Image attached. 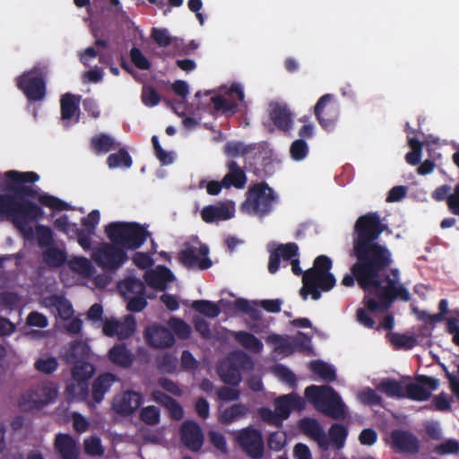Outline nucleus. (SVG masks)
Here are the masks:
<instances>
[{
  "mask_svg": "<svg viewBox=\"0 0 459 459\" xmlns=\"http://www.w3.org/2000/svg\"><path fill=\"white\" fill-rule=\"evenodd\" d=\"M4 176L9 193L0 195V214L10 218L24 238L33 239L34 231L29 223L43 216L42 208L25 197L36 198L42 205L53 210H68L69 204L65 201L47 193L39 194L38 187L24 185L35 183L39 179L36 172L9 170Z\"/></svg>",
  "mask_w": 459,
  "mask_h": 459,
  "instance_id": "f257e3e1",
  "label": "nucleus"
},
{
  "mask_svg": "<svg viewBox=\"0 0 459 459\" xmlns=\"http://www.w3.org/2000/svg\"><path fill=\"white\" fill-rule=\"evenodd\" d=\"M386 229L376 212L360 215L355 221L350 255L355 258L357 273L373 276L390 264V249L377 242Z\"/></svg>",
  "mask_w": 459,
  "mask_h": 459,
  "instance_id": "f03ea898",
  "label": "nucleus"
},
{
  "mask_svg": "<svg viewBox=\"0 0 459 459\" xmlns=\"http://www.w3.org/2000/svg\"><path fill=\"white\" fill-rule=\"evenodd\" d=\"M392 264L393 255L390 251V264L379 272L378 286L374 287L373 297L365 295L363 298L364 306L371 313H383L388 310L396 299L404 302L411 299L409 290L399 282V270L397 268L391 269V275L386 274V271Z\"/></svg>",
  "mask_w": 459,
  "mask_h": 459,
  "instance_id": "7ed1b4c3",
  "label": "nucleus"
},
{
  "mask_svg": "<svg viewBox=\"0 0 459 459\" xmlns=\"http://www.w3.org/2000/svg\"><path fill=\"white\" fill-rule=\"evenodd\" d=\"M333 262L325 255H318L313 263V266L305 271L302 277L303 287L299 294L303 299L310 294L314 300L321 298V291H329L336 282L335 277L330 273Z\"/></svg>",
  "mask_w": 459,
  "mask_h": 459,
  "instance_id": "20e7f679",
  "label": "nucleus"
},
{
  "mask_svg": "<svg viewBox=\"0 0 459 459\" xmlns=\"http://www.w3.org/2000/svg\"><path fill=\"white\" fill-rule=\"evenodd\" d=\"M305 396L323 414L334 420H343L346 417V406L332 386L309 385L305 389Z\"/></svg>",
  "mask_w": 459,
  "mask_h": 459,
  "instance_id": "39448f33",
  "label": "nucleus"
},
{
  "mask_svg": "<svg viewBox=\"0 0 459 459\" xmlns=\"http://www.w3.org/2000/svg\"><path fill=\"white\" fill-rule=\"evenodd\" d=\"M279 197L274 190L264 181L249 187L246 200L241 204V211L247 214L264 218L269 215Z\"/></svg>",
  "mask_w": 459,
  "mask_h": 459,
  "instance_id": "423d86ee",
  "label": "nucleus"
},
{
  "mask_svg": "<svg viewBox=\"0 0 459 459\" xmlns=\"http://www.w3.org/2000/svg\"><path fill=\"white\" fill-rule=\"evenodd\" d=\"M105 232L111 242L123 249L131 250L139 248L151 235L137 222H111L106 227Z\"/></svg>",
  "mask_w": 459,
  "mask_h": 459,
  "instance_id": "0eeeda50",
  "label": "nucleus"
},
{
  "mask_svg": "<svg viewBox=\"0 0 459 459\" xmlns=\"http://www.w3.org/2000/svg\"><path fill=\"white\" fill-rule=\"evenodd\" d=\"M47 74L46 66L38 65L15 78L17 88L30 102L41 101L46 97Z\"/></svg>",
  "mask_w": 459,
  "mask_h": 459,
  "instance_id": "6e6552de",
  "label": "nucleus"
},
{
  "mask_svg": "<svg viewBox=\"0 0 459 459\" xmlns=\"http://www.w3.org/2000/svg\"><path fill=\"white\" fill-rule=\"evenodd\" d=\"M57 395V386L53 382H39L30 386L19 399V406L24 411L40 410L53 403Z\"/></svg>",
  "mask_w": 459,
  "mask_h": 459,
  "instance_id": "1a4fd4ad",
  "label": "nucleus"
},
{
  "mask_svg": "<svg viewBox=\"0 0 459 459\" xmlns=\"http://www.w3.org/2000/svg\"><path fill=\"white\" fill-rule=\"evenodd\" d=\"M91 259L103 271L116 273L128 260V255L117 244L102 243L93 250Z\"/></svg>",
  "mask_w": 459,
  "mask_h": 459,
  "instance_id": "9d476101",
  "label": "nucleus"
},
{
  "mask_svg": "<svg viewBox=\"0 0 459 459\" xmlns=\"http://www.w3.org/2000/svg\"><path fill=\"white\" fill-rule=\"evenodd\" d=\"M209 247L196 239L194 243L185 242L178 253L180 263L188 269L206 270L212 265L208 257Z\"/></svg>",
  "mask_w": 459,
  "mask_h": 459,
  "instance_id": "9b49d317",
  "label": "nucleus"
},
{
  "mask_svg": "<svg viewBox=\"0 0 459 459\" xmlns=\"http://www.w3.org/2000/svg\"><path fill=\"white\" fill-rule=\"evenodd\" d=\"M314 114L321 127L332 131L339 118V107L333 94L326 93L319 98L314 107Z\"/></svg>",
  "mask_w": 459,
  "mask_h": 459,
  "instance_id": "f8f14e48",
  "label": "nucleus"
},
{
  "mask_svg": "<svg viewBox=\"0 0 459 459\" xmlns=\"http://www.w3.org/2000/svg\"><path fill=\"white\" fill-rule=\"evenodd\" d=\"M236 441L242 451L251 459H261L264 454V442L262 432L252 427L240 429Z\"/></svg>",
  "mask_w": 459,
  "mask_h": 459,
  "instance_id": "ddd939ff",
  "label": "nucleus"
},
{
  "mask_svg": "<svg viewBox=\"0 0 459 459\" xmlns=\"http://www.w3.org/2000/svg\"><path fill=\"white\" fill-rule=\"evenodd\" d=\"M181 441L192 452H199L204 437L200 425L194 420H186L180 428Z\"/></svg>",
  "mask_w": 459,
  "mask_h": 459,
  "instance_id": "4468645a",
  "label": "nucleus"
},
{
  "mask_svg": "<svg viewBox=\"0 0 459 459\" xmlns=\"http://www.w3.org/2000/svg\"><path fill=\"white\" fill-rule=\"evenodd\" d=\"M392 447L400 453L416 454L420 449L418 437L412 433L403 430L394 429L390 435Z\"/></svg>",
  "mask_w": 459,
  "mask_h": 459,
  "instance_id": "2eb2a0df",
  "label": "nucleus"
},
{
  "mask_svg": "<svg viewBox=\"0 0 459 459\" xmlns=\"http://www.w3.org/2000/svg\"><path fill=\"white\" fill-rule=\"evenodd\" d=\"M296 256H299V247L294 242L280 244L273 252H271L268 263V271L273 274L280 268L281 260L292 261Z\"/></svg>",
  "mask_w": 459,
  "mask_h": 459,
  "instance_id": "dca6fc26",
  "label": "nucleus"
},
{
  "mask_svg": "<svg viewBox=\"0 0 459 459\" xmlns=\"http://www.w3.org/2000/svg\"><path fill=\"white\" fill-rule=\"evenodd\" d=\"M299 427L306 436L316 442L320 449L325 451L329 448L327 435L316 419H301L299 422Z\"/></svg>",
  "mask_w": 459,
  "mask_h": 459,
  "instance_id": "f3484780",
  "label": "nucleus"
},
{
  "mask_svg": "<svg viewBox=\"0 0 459 459\" xmlns=\"http://www.w3.org/2000/svg\"><path fill=\"white\" fill-rule=\"evenodd\" d=\"M355 263L351 267V274H346L342 280V284L345 287H351L354 285L355 281H357L359 287L363 290L366 294L369 295V297H373L374 287L378 286V275L379 272L383 269L381 268L377 273L373 276H368L365 274H359L354 270Z\"/></svg>",
  "mask_w": 459,
  "mask_h": 459,
  "instance_id": "a211bd4d",
  "label": "nucleus"
},
{
  "mask_svg": "<svg viewBox=\"0 0 459 459\" xmlns=\"http://www.w3.org/2000/svg\"><path fill=\"white\" fill-rule=\"evenodd\" d=\"M148 345L153 348H169L175 343L173 333L162 325H152L145 330Z\"/></svg>",
  "mask_w": 459,
  "mask_h": 459,
  "instance_id": "6ab92c4d",
  "label": "nucleus"
},
{
  "mask_svg": "<svg viewBox=\"0 0 459 459\" xmlns=\"http://www.w3.org/2000/svg\"><path fill=\"white\" fill-rule=\"evenodd\" d=\"M143 395L135 391H126L121 397L116 398L113 408L121 415L133 414L143 403Z\"/></svg>",
  "mask_w": 459,
  "mask_h": 459,
  "instance_id": "aec40b11",
  "label": "nucleus"
},
{
  "mask_svg": "<svg viewBox=\"0 0 459 459\" xmlns=\"http://www.w3.org/2000/svg\"><path fill=\"white\" fill-rule=\"evenodd\" d=\"M304 404V400L294 393L279 396L274 401L275 411L282 421L290 417L292 409L302 410Z\"/></svg>",
  "mask_w": 459,
  "mask_h": 459,
  "instance_id": "412c9836",
  "label": "nucleus"
},
{
  "mask_svg": "<svg viewBox=\"0 0 459 459\" xmlns=\"http://www.w3.org/2000/svg\"><path fill=\"white\" fill-rule=\"evenodd\" d=\"M226 168L228 169V172L222 178L224 188L229 189L235 187L237 189H242L247 181L244 169L233 160H230L226 162Z\"/></svg>",
  "mask_w": 459,
  "mask_h": 459,
  "instance_id": "4be33fe9",
  "label": "nucleus"
},
{
  "mask_svg": "<svg viewBox=\"0 0 459 459\" xmlns=\"http://www.w3.org/2000/svg\"><path fill=\"white\" fill-rule=\"evenodd\" d=\"M269 117L280 131L287 133L291 130L293 124L292 113L287 105L280 103L272 105Z\"/></svg>",
  "mask_w": 459,
  "mask_h": 459,
  "instance_id": "5701e85b",
  "label": "nucleus"
},
{
  "mask_svg": "<svg viewBox=\"0 0 459 459\" xmlns=\"http://www.w3.org/2000/svg\"><path fill=\"white\" fill-rule=\"evenodd\" d=\"M144 280L150 287L165 290L168 284L173 281L174 275L167 266L159 265L155 270L145 273Z\"/></svg>",
  "mask_w": 459,
  "mask_h": 459,
  "instance_id": "b1692460",
  "label": "nucleus"
},
{
  "mask_svg": "<svg viewBox=\"0 0 459 459\" xmlns=\"http://www.w3.org/2000/svg\"><path fill=\"white\" fill-rule=\"evenodd\" d=\"M234 215L233 209L224 203L204 206L201 211L202 220L206 223L227 221Z\"/></svg>",
  "mask_w": 459,
  "mask_h": 459,
  "instance_id": "393cba45",
  "label": "nucleus"
},
{
  "mask_svg": "<svg viewBox=\"0 0 459 459\" xmlns=\"http://www.w3.org/2000/svg\"><path fill=\"white\" fill-rule=\"evenodd\" d=\"M55 449L62 459H78L79 449L75 441L68 434H58L55 439Z\"/></svg>",
  "mask_w": 459,
  "mask_h": 459,
  "instance_id": "a878e982",
  "label": "nucleus"
},
{
  "mask_svg": "<svg viewBox=\"0 0 459 459\" xmlns=\"http://www.w3.org/2000/svg\"><path fill=\"white\" fill-rule=\"evenodd\" d=\"M108 359L117 366L128 368L134 361V355L126 343H117L108 351Z\"/></svg>",
  "mask_w": 459,
  "mask_h": 459,
  "instance_id": "bb28decb",
  "label": "nucleus"
},
{
  "mask_svg": "<svg viewBox=\"0 0 459 459\" xmlns=\"http://www.w3.org/2000/svg\"><path fill=\"white\" fill-rule=\"evenodd\" d=\"M117 380V377L112 373L100 374L92 384V398L95 403H100L105 394L110 389L111 385Z\"/></svg>",
  "mask_w": 459,
  "mask_h": 459,
  "instance_id": "cd10ccee",
  "label": "nucleus"
},
{
  "mask_svg": "<svg viewBox=\"0 0 459 459\" xmlns=\"http://www.w3.org/2000/svg\"><path fill=\"white\" fill-rule=\"evenodd\" d=\"M46 306L56 310L57 316L63 320L70 319L74 315L71 302L64 296L51 295L45 299Z\"/></svg>",
  "mask_w": 459,
  "mask_h": 459,
  "instance_id": "c85d7f7f",
  "label": "nucleus"
},
{
  "mask_svg": "<svg viewBox=\"0 0 459 459\" xmlns=\"http://www.w3.org/2000/svg\"><path fill=\"white\" fill-rule=\"evenodd\" d=\"M42 262L49 268L61 267L67 259V254L65 249L56 246H51L41 254Z\"/></svg>",
  "mask_w": 459,
  "mask_h": 459,
  "instance_id": "c756f323",
  "label": "nucleus"
},
{
  "mask_svg": "<svg viewBox=\"0 0 459 459\" xmlns=\"http://www.w3.org/2000/svg\"><path fill=\"white\" fill-rule=\"evenodd\" d=\"M117 288L125 298L145 295L144 282L135 277H128L119 281Z\"/></svg>",
  "mask_w": 459,
  "mask_h": 459,
  "instance_id": "7c9ffc66",
  "label": "nucleus"
},
{
  "mask_svg": "<svg viewBox=\"0 0 459 459\" xmlns=\"http://www.w3.org/2000/svg\"><path fill=\"white\" fill-rule=\"evenodd\" d=\"M90 356V347L82 341H74L71 343L70 349L66 354V360L70 364L88 362Z\"/></svg>",
  "mask_w": 459,
  "mask_h": 459,
  "instance_id": "2f4dec72",
  "label": "nucleus"
},
{
  "mask_svg": "<svg viewBox=\"0 0 459 459\" xmlns=\"http://www.w3.org/2000/svg\"><path fill=\"white\" fill-rule=\"evenodd\" d=\"M218 374L221 381L227 385L238 386L241 382L240 371L235 364L221 363L218 367Z\"/></svg>",
  "mask_w": 459,
  "mask_h": 459,
  "instance_id": "473e14b6",
  "label": "nucleus"
},
{
  "mask_svg": "<svg viewBox=\"0 0 459 459\" xmlns=\"http://www.w3.org/2000/svg\"><path fill=\"white\" fill-rule=\"evenodd\" d=\"M233 336L235 341L238 342L244 349L254 353L261 352L264 348L263 342L253 333L248 332H235Z\"/></svg>",
  "mask_w": 459,
  "mask_h": 459,
  "instance_id": "72a5a7b5",
  "label": "nucleus"
},
{
  "mask_svg": "<svg viewBox=\"0 0 459 459\" xmlns=\"http://www.w3.org/2000/svg\"><path fill=\"white\" fill-rule=\"evenodd\" d=\"M80 98L81 96L76 97L69 92L62 96L60 100L62 119L69 120L79 111Z\"/></svg>",
  "mask_w": 459,
  "mask_h": 459,
  "instance_id": "f704fd0d",
  "label": "nucleus"
},
{
  "mask_svg": "<svg viewBox=\"0 0 459 459\" xmlns=\"http://www.w3.org/2000/svg\"><path fill=\"white\" fill-rule=\"evenodd\" d=\"M91 145L96 153H107L116 150L119 143L112 136L100 134L91 138Z\"/></svg>",
  "mask_w": 459,
  "mask_h": 459,
  "instance_id": "c9c22d12",
  "label": "nucleus"
},
{
  "mask_svg": "<svg viewBox=\"0 0 459 459\" xmlns=\"http://www.w3.org/2000/svg\"><path fill=\"white\" fill-rule=\"evenodd\" d=\"M255 149V144H245L242 142H228L223 148V152L229 158L244 157Z\"/></svg>",
  "mask_w": 459,
  "mask_h": 459,
  "instance_id": "e433bc0d",
  "label": "nucleus"
},
{
  "mask_svg": "<svg viewBox=\"0 0 459 459\" xmlns=\"http://www.w3.org/2000/svg\"><path fill=\"white\" fill-rule=\"evenodd\" d=\"M377 390L388 397L404 398V388L399 381L393 378L383 379L377 385Z\"/></svg>",
  "mask_w": 459,
  "mask_h": 459,
  "instance_id": "4c0bfd02",
  "label": "nucleus"
},
{
  "mask_svg": "<svg viewBox=\"0 0 459 459\" xmlns=\"http://www.w3.org/2000/svg\"><path fill=\"white\" fill-rule=\"evenodd\" d=\"M248 408L242 403H236L226 408L220 415V421L223 424H230L247 415Z\"/></svg>",
  "mask_w": 459,
  "mask_h": 459,
  "instance_id": "58836bf2",
  "label": "nucleus"
},
{
  "mask_svg": "<svg viewBox=\"0 0 459 459\" xmlns=\"http://www.w3.org/2000/svg\"><path fill=\"white\" fill-rule=\"evenodd\" d=\"M308 367L311 372L319 376L326 382H333L336 379L334 368L325 361L312 360Z\"/></svg>",
  "mask_w": 459,
  "mask_h": 459,
  "instance_id": "ea45409f",
  "label": "nucleus"
},
{
  "mask_svg": "<svg viewBox=\"0 0 459 459\" xmlns=\"http://www.w3.org/2000/svg\"><path fill=\"white\" fill-rule=\"evenodd\" d=\"M329 445L332 443L333 446L341 449L343 447L345 444V440L348 436V429L342 424L340 423H333L329 429Z\"/></svg>",
  "mask_w": 459,
  "mask_h": 459,
  "instance_id": "a19ab883",
  "label": "nucleus"
},
{
  "mask_svg": "<svg viewBox=\"0 0 459 459\" xmlns=\"http://www.w3.org/2000/svg\"><path fill=\"white\" fill-rule=\"evenodd\" d=\"M387 336L395 350H411L417 344V340L413 336L398 333H391Z\"/></svg>",
  "mask_w": 459,
  "mask_h": 459,
  "instance_id": "79ce46f5",
  "label": "nucleus"
},
{
  "mask_svg": "<svg viewBox=\"0 0 459 459\" xmlns=\"http://www.w3.org/2000/svg\"><path fill=\"white\" fill-rule=\"evenodd\" d=\"M107 163L110 169L118 167L130 168L133 160L128 152L125 148H120L117 152L111 153L108 157Z\"/></svg>",
  "mask_w": 459,
  "mask_h": 459,
  "instance_id": "37998d69",
  "label": "nucleus"
},
{
  "mask_svg": "<svg viewBox=\"0 0 459 459\" xmlns=\"http://www.w3.org/2000/svg\"><path fill=\"white\" fill-rule=\"evenodd\" d=\"M94 372L95 368L90 362L74 364V367L72 368V379L73 381L88 382Z\"/></svg>",
  "mask_w": 459,
  "mask_h": 459,
  "instance_id": "c03bdc74",
  "label": "nucleus"
},
{
  "mask_svg": "<svg viewBox=\"0 0 459 459\" xmlns=\"http://www.w3.org/2000/svg\"><path fill=\"white\" fill-rule=\"evenodd\" d=\"M192 307L200 314L212 318L217 317L221 313L217 304L205 299L195 300L192 303Z\"/></svg>",
  "mask_w": 459,
  "mask_h": 459,
  "instance_id": "a18cd8bd",
  "label": "nucleus"
},
{
  "mask_svg": "<svg viewBox=\"0 0 459 459\" xmlns=\"http://www.w3.org/2000/svg\"><path fill=\"white\" fill-rule=\"evenodd\" d=\"M234 309L236 311L247 314L254 321H259L262 318V312L245 299H238L234 301Z\"/></svg>",
  "mask_w": 459,
  "mask_h": 459,
  "instance_id": "49530a36",
  "label": "nucleus"
},
{
  "mask_svg": "<svg viewBox=\"0 0 459 459\" xmlns=\"http://www.w3.org/2000/svg\"><path fill=\"white\" fill-rule=\"evenodd\" d=\"M405 397L414 401H427L430 397V392L420 383H410L405 386Z\"/></svg>",
  "mask_w": 459,
  "mask_h": 459,
  "instance_id": "de8ad7c7",
  "label": "nucleus"
},
{
  "mask_svg": "<svg viewBox=\"0 0 459 459\" xmlns=\"http://www.w3.org/2000/svg\"><path fill=\"white\" fill-rule=\"evenodd\" d=\"M35 233L39 247L46 249L54 245V234L49 227L38 224L35 227Z\"/></svg>",
  "mask_w": 459,
  "mask_h": 459,
  "instance_id": "09e8293b",
  "label": "nucleus"
},
{
  "mask_svg": "<svg viewBox=\"0 0 459 459\" xmlns=\"http://www.w3.org/2000/svg\"><path fill=\"white\" fill-rule=\"evenodd\" d=\"M408 143L411 148V152L405 155V160L411 166H416L420 163L422 153V143L417 138L411 137L408 139Z\"/></svg>",
  "mask_w": 459,
  "mask_h": 459,
  "instance_id": "8fccbe9b",
  "label": "nucleus"
},
{
  "mask_svg": "<svg viewBox=\"0 0 459 459\" xmlns=\"http://www.w3.org/2000/svg\"><path fill=\"white\" fill-rule=\"evenodd\" d=\"M157 368L165 373H175L178 368V358L169 352H166L156 358Z\"/></svg>",
  "mask_w": 459,
  "mask_h": 459,
  "instance_id": "3c124183",
  "label": "nucleus"
},
{
  "mask_svg": "<svg viewBox=\"0 0 459 459\" xmlns=\"http://www.w3.org/2000/svg\"><path fill=\"white\" fill-rule=\"evenodd\" d=\"M66 393L74 398L84 400L89 395L88 382L73 381L66 385Z\"/></svg>",
  "mask_w": 459,
  "mask_h": 459,
  "instance_id": "603ef678",
  "label": "nucleus"
},
{
  "mask_svg": "<svg viewBox=\"0 0 459 459\" xmlns=\"http://www.w3.org/2000/svg\"><path fill=\"white\" fill-rule=\"evenodd\" d=\"M211 102L216 111H221L225 114H235L238 111V104L230 101L221 95H216L211 98Z\"/></svg>",
  "mask_w": 459,
  "mask_h": 459,
  "instance_id": "864d4df0",
  "label": "nucleus"
},
{
  "mask_svg": "<svg viewBox=\"0 0 459 459\" xmlns=\"http://www.w3.org/2000/svg\"><path fill=\"white\" fill-rule=\"evenodd\" d=\"M136 322L132 315L126 316L123 321H118L117 337L119 340L129 338L135 331Z\"/></svg>",
  "mask_w": 459,
  "mask_h": 459,
  "instance_id": "5fc2aeb1",
  "label": "nucleus"
},
{
  "mask_svg": "<svg viewBox=\"0 0 459 459\" xmlns=\"http://www.w3.org/2000/svg\"><path fill=\"white\" fill-rule=\"evenodd\" d=\"M140 419L147 425H157L160 420V411L153 405L143 407L140 411Z\"/></svg>",
  "mask_w": 459,
  "mask_h": 459,
  "instance_id": "6e6d98bb",
  "label": "nucleus"
},
{
  "mask_svg": "<svg viewBox=\"0 0 459 459\" xmlns=\"http://www.w3.org/2000/svg\"><path fill=\"white\" fill-rule=\"evenodd\" d=\"M169 325L173 333L180 339H188L191 334V327L183 319L172 317Z\"/></svg>",
  "mask_w": 459,
  "mask_h": 459,
  "instance_id": "4d7b16f0",
  "label": "nucleus"
},
{
  "mask_svg": "<svg viewBox=\"0 0 459 459\" xmlns=\"http://www.w3.org/2000/svg\"><path fill=\"white\" fill-rule=\"evenodd\" d=\"M433 453L440 456L447 455H457L459 454V442L453 438L446 439L434 446Z\"/></svg>",
  "mask_w": 459,
  "mask_h": 459,
  "instance_id": "13d9d810",
  "label": "nucleus"
},
{
  "mask_svg": "<svg viewBox=\"0 0 459 459\" xmlns=\"http://www.w3.org/2000/svg\"><path fill=\"white\" fill-rule=\"evenodd\" d=\"M131 62L140 70H149L152 67L151 61L143 54L141 49L133 47L129 52Z\"/></svg>",
  "mask_w": 459,
  "mask_h": 459,
  "instance_id": "bf43d9fd",
  "label": "nucleus"
},
{
  "mask_svg": "<svg viewBox=\"0 0 459 459\" xmlns=\"http://www.w3.org/2000/svg\"><path fill=\"white\" fill-rule=\"evenodd\" d=\"M290 157L294 160H302L308 154V145L303 139L295 140L290 147Z\"/></svg>",
  "mask_w": 459,
  "mask_h": 459,
  "instance_id": "052dcab7",
  "label": "nucleus"
},
{
  "mask_svg": "<svg viewBox=\"0 0 459 459\" xmlns=\"http://www.w3.org/2000/svg\"><path fill=\"white\" fill-rule=\"evenodd\" d=\"M208 439L211 445H212L221 454H228V447L225 436L217 430H210L208 432Z\"/></svg>",
  "mask_w": 459,
  "mask_h": 459,
  "instance_id": "680f3d73",
  "label": "nucleus"
},
{
  "mask_svg": "<svg viewBox=\"0 0 459 459\" xmlns=\"http://www.w3.org/2000/svg\"><path fill=\"white\" fill-rule=\"evenodd\" d=\"M269 340L275 345L276 351L286 355H290L294 352L293 344L286 338L281 335H272Z\"/></svg>",
  "mask_w": 459,
  "mask_h": 459,
  "instance_id": "e2e57ef3",
  "label": "nucleus"
},
{
  "mask_svg": "<svg viewBox=\"0 0 459 459\" xmlns=\"http://www.w3.org/2000/svg\"><path fill=\"white\" fill-rule=\"evenodd\" d=\"M100 220V213L98 210L91 211L86 217L82 218L83 230L90 234H95L96 228Z\"/></svg>",
  "mask_w": 459,
  "mask_h": 459,
  "instance_id": "0e129e2a",
  "label": "nucleus"
},
{
  "mask_svg": "<svg viewBox=\"0 0 459 459\" xmlns=\"http://www.w3.org/2000/svg\"><path fill=\"white\" fill-rule=\"evenodd\" d=\"M142 101L147 107L157 106L160 97L156 90L152 86H143L142 90Z\"/></svg>",
  "mask_w": 459,
  "mask_h": 459,
  "instance_id": "69168bd1",
  "label": "nucleus"
},
{
  "mask_svg": "<svg viewBox=\"0 0 459 459\" xmlns=\"http://www.w3.org/2000/svg\"><path fill=\"white\" fill-rule=\"evenodd\" d=\"M258 414L263 421L270 425H273L277 428H281L282 426L283 421L278 416L275 410L272 411L270 408L263 407L259 409Z\"/></svg>",
  "mask_w": 459,
  "mask_h": 459,
  "instance_id": "338daca9",
  "label": "nucleus"
},
{
  "mask_svg": "<svg viewBox=\"0 0 459 459\" xmlns=\"http://www.w3.org/2000/svg\"><path fill=\"white\" fill-rule=\"evenodd\" d=\"M58 366L57 360L54 357L47 359H39L36 360L34 367L35 368L45 374H51L56 370Z\"/></svg>",
  "mask_w": 459,
  "mask_h": 459,
  "instance_id": "774afa93",
  "label": "nucleus"
}]
</instances>
